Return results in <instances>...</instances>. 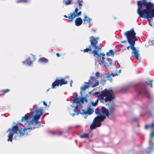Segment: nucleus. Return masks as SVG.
Masks as SVG:
<instances>
[{"mask_svg":"<svg viewBox=\"0 0 154 154\" xmlns=\"http://www.w3.org/2000/svg\"><path fill=\"white\" fill-rule=\"evenodd\" d=\"M137 12L141 18L147 19L150 23V21L154 17V5L151 2H147L146 0L138 1Z\"/></svg>","mask_w":154,"mask_h":154,"instance_id":"obj_1","label":"nucleus"},{"mask_svg":"<svg viewBox=\"0 0 154 154\" xmlns=\"http://www.w3.org/2000/svg\"><path fill=\"white\" fill-rule=\"evenodd\" d=\"M152 82L153 79H151L149 81L145 82H141L135 84L130 83L122 88L121 90L125 91L127 90L130 87H133L138 93L137 96V98H138L140 96H146L148 99H151L152 98V97L149 92L147 86L150 85V87L152 88Z\"/></svg>","mask_w":154,"mask_h":154,"instance_id":"obj_2","label":"nucleus"},{"mask_svg":"<svg viewBox=\"0 0 154 154\" xmlns=\"http://www.w3.org/2000/svg\"><path fill=\"white\" fill-rule=\"evenodd\" d=\"M100 38L99 37H95L91 36L89 38L90 45L89 48L84 49L82 51L84 53H89L90 54H92L98 60L102 59L103 60L104 56H105L103 53H99V51L102 49V48L98 43Z\"/></svg>","mask_w":154,"mask_h":154,"instance_id":"obj_3","label":"nucleus"},{"mask_svg":"<svg viewBox=\"0 0 154 154\" xmlns=\"http://www.w3.org/2000/svg\"><path fill=\"white\" fill-rule=\"evenodd\" d=\"M42 109L43 108H42L41 109H37L31 112H30L31 113H36L34 116L31 115L29 113H27L24 116L22 117L20 120V122H23L26 121V123L24 124L25 127H27L29 125V123L36 125L38 122V120L40 119L42 114Z\"/></svg>","mask_w":154,"mask_h":154,"instance_id":"obj_4","label":"nucleus"},{"mask_svg":"<svg viewBox=\"0 0 154 154\" xmlns=\"http://www.w3.org/2000/svg\"><path fill=\"white\" fill-rule=\"evenodd\" d=\"M25 123H26V121L23 122H20V124H19L20 125H23L24 127L23 130H22V129H19L17 124H15V125L14 126H12V128H9L8 130L7 131V132H9V134L8 135V141L12 142L13 140V134H16L18 136V135L17 134V132L18 131L19 133L20 134V136H23L24 133H25V131L28 129H31L32 130V128L31 127L27 128L30 125L28 126L27 127H25L24 124Z\"/></svg>","mask_w":154,"mask_h":154,"instance_id":"obj_5","label":"nucleus"},{"mask_svg":"<svg viewBox=\"0 0 154 154\" xmlns=\"http://www.w3.org/2000/svg\"><path fill=\"white\" fill-rule=\"evenodd\" d=\"M101 109L97 108L95 109V111L97 116L94 118L92 124L90 126L91 130L95 129L96 128L100 127L101 124V122L106 119L105 116L101 113Z\"/></svg>","mask_w":154,"mask_h":154,"instance_id":"obj_6","label":"nucleus"},{"mask_svg":"<svg viewBox=\"0 0 154 154\" xmlns=\"http://www.w3.org/2000/svg\"><path fill=\"white\" fill-rule=\"evenodd\" d=\"M103 99H101L102 101L103 102H110L113 100L115 98L113 91L112 89L107 90L105 89L103 91Z\"/></svg>","mask_w":154,"mask_h":154,"instance_id":"obj_7","label":"nucleus"},{"mask_svg":"<svg viewBox=\"0 0 154 154\" xmlns=\"http://www.w3.org/2000/svg\"><path fill=\"white\" fill-rule=\"evenodd\" d=\"M124 35L126 37L127 41L130 45L132 44L133 42L135 43V42L137 40L136 36V33L134 31V28L125 32Z\"/></svg>","mask_w":154,"mask_h":154,"instance_id":"obj_8","label":"nucleus"},{"mask_svg":"<svg viewBox=\"0 0 154 154\" xmlns=\"http://www.w3.org/2000/svg\"><path fill=\"white\" fill-rule=\"evenodd\" d=\"M135 44L134 42H133L132 44L130 45V48L132 50L131 55L134 58L138 59L139 57V54L138 50L134 46Z\"/></svg>","mask_w":154,"mask_h":154,"instance_id":"obj_9","label":"nucleus"},{"mask_svg":"<svg viewBox=\"0 0 154 154\" xmlns=\"http://www.w3.org/2000/svg\"><path fill=\"white\" fill-rule=\"evenodd\" d=\"M78 11L79 9L77 8H76L74 11L72 13H71L69 14L70 16H69L68 18L71 22H72L74 18L76 17H79L82 15L81 11H79L78 12Z\"/></svg>","mask_w":154,"mask_h":154,"instance_id":"obj_10","label":"nucleus"},{"mask_svg":"<svg viewBox=\"0 0 154 154\" xmlns=\"http://www.w3.org/2000/svg\"><path fill=\"white\" fill-rule=\"evenodd\" d=\"M95 74L96 77H110L111 75H112L113 77L117 75V74L116 72L115 73H112V72L109 74H106L105 73H100L99 72H97L95 73Z\"/></svg>","mask_w":154,"mask_h":154,"instance_id":"obj_11","label":"nucleus"},{"mask_svg":"<svg viewBox=\"0 0 154 154\" xmlns=\"http://www.w3.org/2000/svg\"><path fill=\"white\" fill-rule=\"evenodd\" d=\"M80 94L82 96L80 99L78 97H75L72 100L73 103H77L78 104H83L84 103V100L83 99V97L82 96V92L81 91Z\"/></svg>","mask_w":154,"mask_h":154,"instance_id":"obj_12","label":"nucleus"},{"mask_svg":"<svg viewBox=\"0 0 154 154\" xmlns=\"http://www.w3.org/2000/svg\"><path fill=\"white\" fill-rule=\"evenodd\" d=\"M104 58L103 60L102 59H99L101 60V62L103 65L104 66H110L112 64V60H109L106 59V58L104 57Z\"/></svg>","mask_w":154,"mask_h":154,"instance_id":"obj_13","label":"nucleus"},{"mask_svg":"<svg viewBox=\"0 0 154 154\" xmlns=\"http://www.w3.org/2000/svg\"><path fill=\"white\" fill-rule=\"evenodd\" d=\"M109 111H108V114L109 115V118L112 119L114 117L113 112L114 108L113 106H111L109 108Z\"/></svg>","mask_w":154,"mask_h":154,"instance_id":"obj_14","label":"nucleus"},{"mask_svg":"<svg viewBox=\"0 0 154 154\" xmlns=\"http://www.w3.org/2000/svg\"><path fill=\"white\" fill-rule=\"evenodd\" d=\"M101 113H102V115H104L105 116H107L109 118V115L108 114V110L105 107H102L101 108Z\"/></svg>","mask_w":154,"mask_h":154,"instance_id":"obj_15","label":"nucleus"},{"mask_svg":"<svg viewBox=\"0 0 154 154\" xmlns=\"http://www.w3.org/2000/svg\"><path fill=\"white\" fill-rule=\"evenodd\" d=\"M103 91H102L101 92L99 91L96 92L94 94H92V95L94 96L97 95L98 99H99L100 100H101V99H103V97L102 96L103 94Z\"/></svg>","mask_w":154,"mask_h":154,"instance_id":"obj_16","label":"nucleus"},{"mask_svg":"<svg viewBox=\"0 0 154 154\" xmlns=\"http://www.w3.org/2000/svg\"><path fill=\"white\" fill-rule=\"evenodd\" d=\"M149 146L148 147V151L149 152H151L153 151V147H154V143L150 139L149 141Z\"/></svg>","mask_w":154,"mask_h":154,"instance_id":"obj_17","label":"nucleus"},{"mask_svg":"<svg viewBox=\"0 0 154 154\" xmlns=\"http://www.w3.org/2000/svg\"><path fill=\"white\" fill-rule=\"evenodd\" d=\"M59 85H60V79H56L52 83L51 85V88L52 89L55 88L56 87H58Z\"/></svg>","mask_w":154,"mask_h":154,"instance_id":"obj_18","label":"nucleus"},{"mask_svg":"<svg viewBox=\"0 0 154 154\" xmlns=\"http://www.w3.org/2000/svg\"><path fill=\"white\" fill-rule=\"evenodd\" d=\"M94 110L93 109H92L90 108V106L88 107L86 111H85L84 109V112H83V114H85V115L88 114L89 115H91L94 112Z\"/></svg>","mask_w":154,"mask_h":154,"instance_id":"obj_19","label":"nucleus"},{"mask_svg":"<svg viewBox=\"0 0 154 154\" xmlns=\"http://www.w3.org/2000/svg\"><path fill=\"white\" fill-rule=\"evenodd\" d=\"M83 21L80 17L77 18L75 21V25L77 26H80L82 23Z\"/></svg>","mask_w":154,"mask_h":154,"instance_id":"obj_20","label":"nucleus"},{"mask_svg":"<svg viewBox=\"0 0 154 154\" xmlns=\"http://www.w3.org/2000/svg\"><path fill=\"white\" fill-rule=\"evenodd\" d=\"M48 60L45 57L40 58L38 60V62L40 63H47L48 62Z\"/></svg>","mask_w":154,"mask_h":154,"instance_id":"obj_21","label":"nucleus"},{"mask_svg":"<svg viewBox=\"0 0 154 154\" xmlns=\"http://www.w3.org/2000/svg\"><path fill=\"white\" fill-rule=\"evenodd\" d=\"M91 19L88 17H87L86 15L84 17V18L83 19L84 21V24H86L87 23H89L90 24V21Z\"/></svg>","mask_w":154,"mask_h":154,"instance_id":"obj_22","label":"nucleus"},{"mask_svg":"<svg viewBox=\"0 0 154 154\" xmlns=\"http://www.w3.org/2000/svg\"><path fill=\"white\" fill-rule=\"evenodd\" d=\"M80 137L81 138L88 139L89 137V134L88 133H85L82 135H80Z\"/></svg>","mask_w":154,"mask_h":154,"instance_id":"obj_23","label":"nucleus"},{"mask_svg":"<svg viewBox=\"0 0 154 154\" xmlns=\"http://www.w3.org/2000/svg\"><path fill=\"white\" fill-rule=\"evenodd\" d=\"M26 62H27V63L29 66H30L32 65L33 61H32L31 60V59L30 58H29L27 59L26 61L23 62V63H26Z\"/></svg>","mask_w":154,"mask_h":154,"instance_id":"obj_24","label":"nucleus"},{"mask_svg":"<svg viewBox=\"0 0 154 154\" xmlns=\"http://www.w3.org/2000/svg\"><path fill=\"white\" fill-rule=\"evenodd\" d=\"M49 132L50 133H51V134L54 135H57L58 136H60L63 133L62 131H60L59 132H52L51 131H49Z\"/></svg>","mask_w":154,"mask_h":154,"instance_id":"obj_25","label":"nucleus"},{"mask_svg":"<svg viewBox=\"0 0 154 154\" xmlns=\"http://www.w3.org/2000/svg\"><path fill=\"white\" fill-rule=\"evenodd\" d=\"M83 3V1L82 0H77V3L79 4V9H81L82 8V3Z\"/></svg>","mask_w":154,"mask_h":154,"instance_id":"obj_26","label":"nucleus"},{"mask_svg":"<svg viewBox=\"0 0 154 154\" xmlns=\"http://www.w3.org/2000/svg\"><path fill=\"white\" fill-rule=\"evenodd\" d=\"M60 86L66 84L68 83L67 81H65L63 79H60Z\"/></svg>","mask_w":154,"mask_h":154,"instance_id":"obj_27","label":"nucleus"},{"mask_svg":"<svg viewBox=\"0 0 154 154\" xmlns=\"http://www.w3.org/2000/svg\"><path fill=\"white\" fill-rule=\"evenodd\" d=\"M106 55L107 56H110L114 55V52L112 50H110L109 52L106 53Z\"/></svg>","mask_w":154,"mask_h":154,"instance_id":"obj_28","label":"nucleus"},{"mask_svg":"<svg viewBox=\"0 0 154 154\" xmlns=\"http://www.w3.org/2000/svg\"><path fill=\"white\" fill-rule=\"evenodd\" d=\"M10 91V90L8 89H6L5 90H2L0 91V92L2 93V95H4L5 94L8 92Z\"/></svg>","mask_w":154,"mask_h":154,"instance_id":"obj_29","label":"nucleus"},{"mask_svg":"<svg viewBox=\"0 0 154 154\" xmlns=\"http://www.w3.org/2000/svg\"><path fill=\"white\" fill-rule=\"evenodd\" d=\"M64 1L65 2L64 3L66 5H68L72 4V0H67L66 1L64 0Z\"/></svg>","mask_w":154,"mask_h":154,"instance_id":"obj_30","label":"nucleus"},{"mask_svg":"<svg viewBox=\"0 0 154 154\" xmlns=\"http://www.w3.org/2000/svg\"><path fill=\"white\" fill-rule=\"evenodd\" d=\"M85 84L84 85V87L86 88H87L90 87V82H85Z\"/></svg>","mask_w":154,"mask_h":154,"instance_id":"obj_31","label":"nucleus"},{"mask_svg":"<svg viewBox=\"0 0 154 154\" xmlns=\"http://www.w3.org/2000/svg\"><path fill=\"white\" fill-rule=\"evenodd\" d=\"M28 0H18L16 1L17 3L21 2H28Z\"/></svg>","mask_w":154,"mask_h":154,"instance_id":"obj_32","label":"nucleus"},{"mask_svg":"<svg viewBox=\"0 0 154 154\" xmlns=\"http://www.w3.org/2000/svg\"><path fill=\"white\" fill-rule=\"evenodd\" d=\"M75 103L76 104V106L75 107V108L76 109H77L79 108V106H82V105L81 104H78L77 103Z\"/></svg>","mask_w":154,"mask_h":154,"instance_id":"obj_33","label":"nucleus"},{"mask_svg":"<svg viewBox=\"0 0 154 154\" xmlns=\"http://www.w3.org/2000/svg\"><path fill=\"white\" fill-rule=\"evenodd\" d=\"M78 111V112L79 114H81V115H84L85 114H83V112H84V109H82L81 110V111L80 110H78V111Z\"/></svg>","mask_w":154,"mask_h":154,"instance_id":"obj_34","label":"nucleus"},{"mask_svg":"<svg viewBox=\"0 0 154 154\" xmlns=\"http://www.w3.org/2000/svg\"><path fill=\"white\" fill-rule=\"evenodd\" d=\"M154 136V131H152L151 132V133L150 135V137L149 140L150 139H152V138Z\"/></svg>","mask_w":154,"mask_h":154,"instance_id":"obj_35","label":"nucleus"},{"mask_svg":"<svg viewBox=\"0 0 154 154\" xmlns=\"http://www.w3.org/2000/svg\"><path fill=\"white\" fill-rule=\"evenodd\" d=\"M17 134L18 135V133H17ZM14 134H15V135H16V136H15V135L14 136V139L16 140H17V137H20V136H20H20H19V135H18V136H17V135L16 134H13V135Z\"/></svg>","mask_w":154,"mask_h":154,"instance_id":"obj_36","label":"nucleus"},{"mask_svg":"<svg viewBox=\"0 0 154 154\" xmlns=\"http://www.w3.org/2000/svg\"><path fill=\"white\" fill-rule=\"evenodd\" d=\"M139 119L138 118H134L133 119L131 120L132 122H136L137 120Z\"/></svg>","mask_w":154,"mask_h":154,"instance_id":"obj_37","label":"nucleus"},{"mask_svg":"<svg viewBox=\"0 0 154 154\" xmlns=\"http://www.w3.org/2000/svg\"><path fill=\"white\" fill-rule=\"evenodd\" d=\"M91 104L93 106H95L97 105V103H96V102H92L91 103Z\"/></svg>","mask_w":154,"mask_h":154,"instance_id":"obj_38","label":"nucleus"},{"mask_svg":"<svg viewBox=\"0 0 154 154\" xmlns=\"http://www.w3.org/2000/svg\"><path fill=\"white\" fill-rule=\"evenodd\" d=\"M99 85V82L98 81L95 82V83L92 86V87H94L97 86Z\"/></svg>","mask_w":154,"mask_h":154,"instance_id":"obj_39","label":"nucleus"},{"mask_svg":"<svg viewBox=\"0 0 154 154\" xmlns=\"http://www.w3.org/2000/svg\"><path fill=\"white\" fill-rule=\"evenodd\" d=\"M83 99L84 100V101H85L86 103H87L88 102V100L86 98V97H83Z\"/></svg>","mask_w":154,"mask_h":154,"instance_id":"obj_40","label":"nucleus"},{"mask_svg":"<svg viewBox=\"0 0 154 154\" xmlns=\"http://www.w3.org/2000/svg\"><path fill=\"white\" fill-rule=\"evenodd\" d=\"M154 127V122L151 124V126H150V127L152 129H153Z\"/></svg>","mask_w":154,"mask_h":154,"instance_id":"obj_41","label":"nucleus"},{"mask_svg":"<svg viewBox=\"0 0 154 154\" xmlns=\"http://www.w3.org/2000/svg\"><path fill=\"white\" fill-rule=\"evenodd\" d=\"M149 127V125H146L145 126V128L147 129Z\"/></svg>","mask_w":154,"mask_h":154,"instance_id":"obj_42","label":"nucleus"},{"mask_svg":"<svg viewBox=\"0 0 154 154\" xmlns=\"http://www.w3.org/2000/svg\"><path fill=\"white\" fill-rule=\"evenodd\" d=\"M108 78V80L109 81L111 82H112V78Z\"/></svg>","mask_w":154,"mask_h":154,"instance_id":"obj_43","label":"nucleus"},{"mask_svg":"<svg viewBox=\"0 0 154 154\" xmlns=\"http://www.w3.org/2000/svg\"><path fill=\"white\" fill-rule=\"evenodd\" d=\"M71 128V127H68V129L66 130V132L67 133H69V130H70Z\"/></svg>","mask_w":154,"mask_h":154,"instance_id":"obj_44","label":"nucleus"},{"mask_svg":"<svg viewBox=\"0 0 154 154\" xmlns=\"http://www.w3.org/2000/svg\"><path fill=\"white\" fill-rule=\"evenodd\" d=\"M81 89L82 90L84 91L85 90L86 88H85L84 87V86H83V87H81Z\"/></svg>","mask_w":154,"mask_h":154,"instance_id":"obj_45","label":"nucleus"},{"mask_svg":"<svg viewBox=\"0 0 154 154\" xmlns=\"http://www.w3.org/2000/svg\"><path fill=\"white\" fill-rule=\"evenodd\" d=\"M98 78H94V77H93V78H91V80H93L94 79L95 80H96V79H97Z\"/></svg>","mask_w":154,"mask_h":154,"instance_id":"obj_46","label":"nucleus"},{"mask_svg":"<svg viewBox=\"0 0 154 154\" xmlns=\"http://www.w3.org/2000/svg\"><path fill=\"white\" fill-rule=\"evenodd\" d=\"M120 42L121 43H125L127 42V41L125 40V41H121Z\"/></svg>","mask_w":154,"mask_h":154,"instance_id":"obj_47","label":"nucleus"},{"mask_svg":"<svg viewBox=\"0 0 154 154\" xmlns=\"http://www.w3.org/2000/svg\"><path fill=\"white\" fill-rule=\"evenodd\" d=\"M56 54L57 57H59L60 56V55L59 53H57Z\"/></svg>","mask_w":154,"mask_h":154,"instance_id":"obj_48","label":"nucleus"},{"mask_svg":"<svg viewBox=\"0 0 154 154\" xmlns=\"http://www.w3.org/2000/svg\"><path fill=\"white\" fill-rule=\"evenodd\" d=\"M43 103L44 105L45 106H47V104L46 103V102L45 101H43Z\"/></svg>","mask_w":154,"mask_h":154,"instance_id":"obj_49","label":"nucleus"},{"mask_svg":"<svg viewBox=\"0 0 154 154\" xmlns=\"http://www.w3.org/2000/svg\"><path fill=\"white\" fill-rule=\"evenodd\" d=\"M37 125H38V126H43V125H41V124H40V123L39 122H38V123Z\"/></svg>","mask_w":154,"mask_h":154,"instance_id":"obj_50","label":"nucleus"},{"mask_svg":"<svg viewBox=\"0 0 154 154\" xmlns=\"http://www.w3.org/2000/svg\"><path fill=\"white\" fill-rule=\"evenodd\" d=\"M131 45L127 47V48L125 49V50H126L127 49H128L129 48H130Z\"/></svg>","mask_w":154,"mask_h":154,"instance_id":"obj_51","label":"nucleus"},{"mask_svg":"<svg viewBox=\"0 0 154 154\" xmlns=\"http://www.w3.org/2000/svg\"><path fill=\"white\" fill-rule=\"evenodd\" d=\"M73 103H73L71 106V107H74L75 106L74 105V104Z\"/></svg>","mask_w":154,"mask_h":154,"instance_id":"obj_52","label":"nucleus"},{"mask_svg":"<svg viewBox=\"0 0 154 154\" xmlns=\"http://www.w3.org/2000/svg\"><path fill=\"white\" fill-rule=\"evenodd\" d=\"M149 115H152V113L151 111L149 112Z\"/></svg>","mask_w":154,"mask_h":154,"instance_id":"obj_53","label":"nucleus"},{"mask_svg":"<svg viewBox=\"0 0 154 154\" xmlns=\"http://www.w3.org/2000/svg\"><path fill=\"white\" fill-rule=\"evenodd\" d=\"M75 113H72V116H75Z\"/></svg>","mask_w":154,"mask_h":154,"instance_id":"obj_54","label":"nucleus"},{"mask_svg":"<svg viewBox=\"0 0 154 154\" xmlns=\"http://www.w3.org/2000/svg\"><path fill=\"white\" fill-rule=\"evenodd\" d=\"M64 17L65 18H68V17L66 15H64Z\"/></svg>","mask_w":154,"mask_h":154,"instance_id":"obj_55","label":"nucleus"},{"mask_svg":"<svg viewBox=\"0 0 154 154\" xmlns=\"http://www.w3.org/2000/svg\"><path fill=\"white\" fill-rule=\"evenodd\" d=\"M98 100L99 99H98V98H97V99L96 100L95 102H96V103H97L98 104Z\"/></svg>","mask_w":154,"mask_h":154,"instance_id":"obj_56","label":"nucleus"},{"mask_svg":"<svg viewBox=\"0 0 154 154\" xmlns=\"http://www.w3.org/2000/svg\"><path fill=\"white\" fill-rule=\"evenodd\" d=\"M77 110L76 109H74V112H77Z\"/></svg>","mask_w":154,"mask_h":154,"instance_id":"obj_57","label":"nucleus"},{"mask_svg":"<svg viewBox=\"0 0 154 154\" xmlns=\"http://www.w3.org/2000/svg\"><path fill=\"white\" fill-rule=\"evenodd\" d=\"M73 82L72 80H71L70 81V84H72Z\"/></svg>","mask_w":154,"mask_h":154,"instance_id":"obj_58","label":"nucleus"},{"mask_svg":"<svg viewBox=\"0 0 154 154\" xmlns=\"http://www.w3.org/2000/svg\"><path fill=\"white\" fill-rule=\"evenodd\" d=\"M76 115H78L79 114V113L78 112V111H77V112H76Z\"/></svg>","mask_w":154,"mask_h":154,"instance_id":"obj_59","label":"nucleus"},{"mask_svg":"<svg viewBox=\"0 0 154 154\" xmlns=\"http://www.w3.org/2000/svg\"><path fill=\"white\" fill-rule=\"evenodd\" d=\"M78 96L77 94H76V96H75V97H78Z\"/></svg>","mask_w":154,"mask_h":154,"instance_id":"obj_60","label":"nucleus"},{"mask_svg":"<svg viewBox=\"0 0 154 154\" xmlns=\"http://www.w3.org/2000/svg\"><path fill=\"white\" fill-rule=\"evenodd\" d=\"M79 146V147H81L82 146V145L80 144Z\"/></svg>","mask_w":154,"mask_h":154,"instance_id":"obj_61","label":"nucleus"},{"mask_svg":"<svg viewBox=\"0 0 154 154\" xmlns=\"http://www.w3.org/2000/svg\"><path fill=\"white\" fill-rule=\"evenodd\" d=\"M50 88H48V89L47 90V92L49 90H50Z\"/></svg>","mask_w":154,"mask_h":154,"instance_id":"obj_62","label":"nucleus"},{"mask_svg":"<svg viewBox=\"0 0 154 154\" xmlns=\"http://www.w3.org/2000/svg\"><path fill=\"white\" fill-rule=\"evenodd\" d=\"M45 115H44L42 117V118H44V117H45Z\"/></svg>","mask_w":154,"mask_h":154,"instance_id":"obj_63","label":"nucleus"},{"mask_svg":"<svg viewBox=\"0 0 154 154\" xmlns=\"http://www.w3.org/2000/svg\"><path fill=\"white\" fill-rule=\"evenodd\" d=\"M70 86L71 87H72V84H70Z\"/></svg>","mask_w":154,"mask_h":154,"instance_id":"obj_64","label":"nucleus"}]
</instances>
